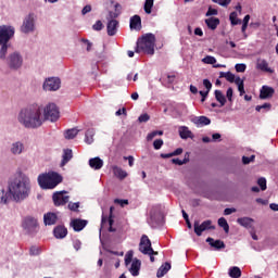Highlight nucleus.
I'll list each match as a JSON object with an SVG mask.
<instances>
[{"label": "nucleus", "mask_w": 278, "mask_h": 278, "mask_svg": "<svg viewBox=\"0 0 278 278\" xmlns=\"http://www.w3.org/2000/svg\"><path fill=\"white\" fill-rule=\"evenodd\" d=\"M53 236L56 240H64L65 236H68V229L64 225H59L53 229Z\"/></svg>", "instance_id": "nucleus-16"}, {"label": "nucleus", "mask_w": 278, "mask_h": 278, "mask_svg": "<svg viewBox=\"0 0 278 278\" xmlns=\"http://www.w3.org/2000/svg\"><path fill=\"white\" fill-rule=\"evenodd\" d=\"M205 24L208 27V29H216L220 25V20L218 17H208L205 20Z\"/></svg>", "instance_id": "nucleus-28"}, {"label": "nucleus", "mask_w": 278, "mask_h": 278, "mask_svg": "<svg viewBox=\"0 0 278 278\" xmlns=\"http://www.w3.org/2000/svg\"><path fill=\"white\" fill-rule=\"evenodd\" d=\"M273 108V104L266 102L263 105H256L255 110L256 112H262V110H265V112H270Z\"/></svg>", "instance_id": "nucleus-41"}, {"label": "nucleus", "mask_w": 278, "mask_h": 278, "mask_svg": "<svg viewBox=\"0 0 278 278\" xmlns=\"http://www.w3.org/2000/svg\"><path fill=\"white\" fill-rule=\"evenodd\" d=\"M139 251L143 253V255H150V262H155V257L153 255H157V252H155L151 247V240L147 235L141 237Z\"/></svg>", "instance_id": "nucleus-10"}, {"label": "nucleus", "mask_w": 278, "mask_h": 278, "mask_svg": "<svg viewBox=\"0 0 278 278\" xmlns=\"http://www.w3.org/2000/svg\"><path fill=\"white\" fill-rule=\"evenodd\" d=\"M64 194H68V191L62 190V191H56L52 194V201L55 207H62L66 205V203H68V201L71 200V197L64 195Z\"/></svg>", "instance_id": "nucleus-13"}, {"label": "nucleus", "mask_w": 278, "mask_h": 278, "mask_svg": "<svg viewBox=\"0 0 278 278\" xmlns=\"http://www.w3.org/2000/svg\"><path fill=\"white\" fill-rule=\"evenodd\" d=\"M228 275L231 278H240L242 277V270L240 269V267L233 266L229 268Z\"/></svg>", "instance_id": "nucleus-33"}, {"label": "nucleus", "mask_w": 278, "mask_h": 278, "mask_svg": "<svg viewBox=\"0 0 278 278\" xmlns=\"http://www.w3.org/2000/svg\"><path fill=\"white\" fill-rule=\"evenodd\" d=\"M229 21L233 26L242 24V20L238 18V13L236 11L230 13Z\"/></svg>", "instance_id": "nucleus-38"}, {"label": "nucleus", "mask_w": 278, "mask_h": 278, "mask_svg": "<svg viewBox=\"0 0 278 278\" xmlns=\"http://www.w3.org/2000/svg\"><path fill=\"white\" fill-rule=\"evenodd\" d=\"M62 86L60 77H48L42 84V88L46 92H58Z\"/></svg>", "instance_id": "nucleus-12"}, {"label": "nucleus", "mask_w": 278, "mask_h": 278, "mask_svg": "<svg viewBox=\"0 0 278 278\" xmlns=\"http://www.w3.org/2000/svg\"><path fill=\"white\" fill-rule=\"evenodd\" d=\"M118 31V21L116 20H110L106 24V33L108 36H116Z\"/></svg>", "instance_id": "nucleus-18"}, {"label": "nucleus", "mask_w": 278, "mask_h": 278, "mask_svg": "<svg viewBox=\"0 0 278 278\" xmlns=\"http://www.w3.org/2000/svg\"><path fill=\"white\" fill-rule=\"evenodd\" d=\"M5 61V64L10 71H21L23 68V54L20 51H13L11 53L5 54V59H0Z\"/></svg>", "instance_id": "nucleus-7"}, {"label": "nucleus", "mask_w": 278, "mask_h": 278, "mask_svg": "<svg viewBox=\"0 0 278 278\" xmlns=\"http://www.w3.org/2000/svg\"><path fill=\"white\" fill-rule=\"evenodd\" d=\"M226 80L229 81L230 84H233V81H236V75H233V73L231 72H227Z\"/></svg>", "instance_id": "nucleus-58"}, {"label": "nucleus", "mask_w": 278, "mask_h": 278, "mask_svg": "<svg viewBox=\"0 0 278 278\" xmlns=\"http://www.w3.org/2000/svg\"><path fill=\"white\" fill-rule=\"evenodd\" d=\"M37 16H36V13L34 12H30L28 13L24 20H23V23L21 25V33L22 34H26V35H29V34H34L36 31V21H37Z\"/></svg>", "instance_id": "nucleus-8"}, {"label": "nucleus", "mask_w": 278, "mask_h": 278, "mask_svg": "<svg viewBox=\"0 0 278 278\" xmlns=\"http://www.w3.org/2000/svg\"><path fill=\"white\" fill-rule=\"evenodd\" d=\"M155 136H164V130H154V131L148 134L147 140L151 141V140H153V138H155Z\"/></svg>", "instance_id": "nucleus-42"}, {"label": "nucleus", "mask_w": 278, "mask_h": 278, "mask_svg": "<svg viewBox=\"0 0 278 278\" xmlns=\"http://www.w3.org/2000/svg\"><path fill=\"white\" fill-rule=\"evenodd\" d=\"M178 131L182 140H188V138H193L192 131L188 128V126H180Z\"/></svg>", "instance_id": "nucleus-26"}, {"label": "nucleus", "mask_w": 278, "mask_h": 278, "mask_svg": "<svg viewBox=\"0 0 278 278\" xmlns=\"http://www.w3.org/2000/svg\"><path fill=\"white\" fill-rule=\"evenodd\" d=\"M190 162V153L185 154V159H172V164H176V166H184V164H188Z\"/></svg>", "instance_id": "nucleus-34"}, {"label": "nucleus", "mask_w": 278, "mask_h": 278, "mask_svg": "<svg viewBox=\"0 0 278 278\" xmlns=\"http://www.w3.org/2000/svg\"><path fill=\"white\" fill-rule=\"evenodd\" d=\"M89 166L93 170H101L103 168V161L99 156L92 157L89 160Z\"/></svg>", "instance_id": "nucleus-25"}, {"label": "nucleus", "mask_w": 278, "mask_h": 278, "mask_svg": "<svg viewBox=\"0 0 278 278\" xmlns=\"http://www.w3.org/2000/svg\"><path fill=\"white\" fill-rule=\"evenodd\" d=\"M25 151V144L21 141H15L11 144L10 152L12 155H21Z\"/></svg>", "instance_id": "nucleus-19"}, {"label": "nucleus", "mask_w": 278, "mask_h": 278, "mask_svg": "<svg viewBox=\"0 0 278 278\" xmlns=\"http://www.w3.org/2000/svg\"><path fill=\"white\" fill-rule=\"evenodd\" d=\"M89 12H92V7L90 4H87L83 8L81 14L86 16V14H88Z\"/></svg>", "instance_id": "nucleus-59"}, {"label": "nucleus", "mask_w": 278, "mask_h": 278, "mask_svg": "<svg viewBox=\"0 0 278 278\" xmlns=\"http://www.w3.org/2000/svg\"><path fill=\"white\" fill-rule=\"evenodd\" d=\"M194 233L197 236H203V231H207L210 229H216V227L212 226V220L207 219L204 220L201 225L199 224V220H195L193 224Z\"/></svg>", "instance_id": "nucleus-14"}, {"label": "nucleus", "mask_w": 278, "mask_h": 278, "mask_svg": "<svg viewBox=\"0 0 278 278\" xmlns=\"http://www.w3.org/2000/svg\"><path fill=\"white\" fill-rule=\"evenodd\" d=\"M213 3H217L218 5H222V8H227V5L231 3V0H213Z\"/></svg>", "instance_id": "nucleus-52"}, {"label": "nucleus", "mask_w": 278, "mask_h": 278, "mask_svg": "<svg viewBox=\"0 0 278 278\" xmlns=\"http://www.w3.org/2000/svg\"><path fill=\"white\" fill-rule=\"evenodd\" d=\"M37 181L41 190H53L64 181V177L62 174L50 170L48 173L40 174Z\"/></svg>", "instance_id": "nucleus-3"}, {"label": "nucleus", "mask_w": 278, "mask_h": 278, "mask_svg": "<svg viewBox=\"0 0 278 278\" xmlns=\"http://www.w3.org/2000/svg\"><path fill=\"white\" fill-rule=\"evenodd\" d=\"M226 98L229 103H233V88L229 87L226 91Z\"/></svg>", "instance_id": "nucleus-46"}, {"label": "nucleus", "mask_w": 278, "mask_h": 278, "mask_svg": "<svg viewBox=\"0 0 278 278\" xmlns=\"http://www.w3.org/2000/svg\"><path fill=\"white\" fill-rule=\"evenodd\" d=\"M113 173L118 179H125L127 177V172L118 166H113Z\"/></svg>", "instance_id": "nucleus-35"}, {"label": "nucleus", "mask_w": 278, "mask_h": 278, "mask_svg": "<svg viewBox=\"0 0 278 278\" xmlns=\"http://www.w3.org/2000/svg\"><path fill=\"white\" fill-rule=\"evenodd\" d=\"M206 242L210 244V247H212L213 249H215V251H220V249H225V242L220 239L215 240L214 238H206Z\"/></svg>", "instance_id": "nucleus-20"}, {"label": "nucleus", "mask_w": 278, "mask_h": 278, "mask_svg": "<svg viewBox=\"0 0 278 278\" xmlns=\"http://www.w3.org/2000/svg\"><path fill=\"white\" fill-rule=\"evenodd\" d=\"M73 247H74L75 251H79V249H81V241L79 239L74 240Z\"/></svg>", "instance_id": "nucleus-63"}, {"label": "nucleus", "mask_w": 278, "mask_h": 278, "mask_svg": "<svg viewBox=\"0 0 278 278\" xmlns=\"http://www.w3.org/2000/svg\"><path fill=\"white\" fill-rule=\"evenodd\" d=\"M136 53L155 54V35L148 33L137 40Z\"/></svg>", "instance_id": "nucleus-5"}, {"label": "nucleus", "mask_w": 278, "mask_h": 278, "mask_svg": "<svg viewBox=\"0 0 278 278\" xmlns=\"http://www.w3.org/2000/svg\"><path fill=\"white\" fill-rule=\"evenodd\" d=\"M214 94H215L216 101L219 103V108H225V104L227 103V98L225 97L223 91L216 89L214 91Z\"/></svg>", "instance_id": "nucleus-27"}, {"label": "nucleus", "mask_w": 278, "mask_h": 278, "mask_svg": "<svg viewBox=\"0 0 278 278\" xmlns=\"http://www.w3.org/2000/svg\"><path fill=\"white\" fill-rule=\"evenodd\" d=\"M14 26L2 25L0 26V60H5V55H8V49L12 47L10 40L14 38L15 34Z\"/></svg>", "instance_id": "nucleus-4"}, {"label": "nucleus", "mask_w": 278, "mask_h": 278, "mask_svg": "<svg viewBox=\"0 0 278 278\" xmlns=\"http://www.w3.org/2000/svg\"><path fill=\"white\" fill-rule=\"evenodd\" d=\"M257 185L260 186V188H261V190H266V178H264V177H261V178H258V180H257Z\"/></svg>", "instance_id": "nucleus-53"}, {"label": "nucleus", "mask_w": 278, "mask_h": 278, "mask_svg": "<svg viewBox=\"0 0 278 278\" xmlns=\"http://www.w3.org/2000/svg\"><path fill=\"white\" fill-rule=\"evenodd\" d=\"M238 225H241V227H244L245 229H253V223L255 220L251 217H239L237 219Z\"/></svg>", "instance_id": "nucleus-24"}, {"label": "nucleus", "mask_w": 278, "mask_h": 278, "mask_svg": "<svg viewBox=\"0 0 278 278\" xmlns=\"http://www.w3.org/2000/svg\"><path fill=\"white\" fill-rule=\"evenodd\" d=\"M193 123L195 125H200L201 127H204L205 125H211L212 124V119H210V117L207 116H198L194 118Z\"/></svg>", "instance_id": "nucleus-29"}, {"label": "nucleus", "mask_w": 278, "mask_h": 278, "mask_svg": "<svg viewBox=\"0 0 278 278\" xmlns=\"http://www.w3.org/2000/svg\"><path fill=\"white\" fill-rule=\"evenodd\" d=\"M199 94L202 97L201 98V103H205V99H207V94H210V91H199Z\"/></svg>", "instance_id": "nucleus-62"}, {"label": "nucleus", "mask_w": 278, "mask_h": 278, "mask_svg": "<svg viewBox=\"0 0 278 278\" xmlns=\"http://www.w3.org/2000/svg\"><path fill=\"white\" fill-rule=\"evenodd\" d=\"M29 255H40V248L35 245L30 247Z\"/></svg>", "instance_id": "nucleus-54"}, {"label": "nucleus", "mask_w": 278, "mask_h": 278, "mask_svg": "<svg viewBox=\"0 0 278 278\" xmlns=\"http://www.w3.org/2000/svg\"><path fill=\"white\" fill-rule=\"evenodd\" d=\"M275 94V88L264 85L260 90V99L266 101V99H273Z\"/></svg>", "instance_id": "nucleus-15"}, {"label": "nucleus", "mask_w": 278, "mask_h": 278, "mask_svg": "<svg viewBox=\"0 0 278 278\" xmlns=\"http://www.w3.org/2000/svg\"><path fill=\"white\" fill-rule=\"evenodd\" d=\"M153 3H154V0H146V2H144L146 14H151V12L153 10Z\"/></svg>", "instance_id": "nucleus-40"}, {"label": "nucleus", "mask_w": 278, "mask_h": 278, "mask_svg": "<svg viewBox=\"0 0 278 278\" xmlns=\"http://www.w3.org/2000/svg\"><path fill=\"white\" fill-rule=\"evenodd\" d=\"M218 15V10L213 9L212 7L208 8L205 16H217Z\"/></svg>", "instance_id": "nucleus-55"}, {"label": "nucleus", "mask_w": 278, "mask_h": 278, "mask_svg": "<svg viewBox=\"0 0 278 278\" xmlns=\"http://www.w3.org/2000/svg\"><path fill=\"white\" fill-rule=\"evenodd\" d=\"M87 225L88 220L86 219L76 218L71 222V227H73L74 231H84Z\"/></svg>", "instance_id": "nucleus-17"}, {"label": "nucleus", "mask_w": 278, "mask_h": 278, "mask_svg": "<svg viewBox=\"0 0 278 278\" xmlns=\"http://www.w3.org/2000/svg\"><path fill=\"white\" fill-rule=\"evenodd\" d=\"M73 160V150L71 149H65L63 152V159H62V164H68Z\"/></svg>", "instance_id": "nucleus-36"}, {"label": "nucleus", "mask_w": 278, "mask_h": 278, "mask_svg": "<svg viewBox=\"0 0 278 278\" xmlns=\"http://www.w3.org/2000/svg\"><path fill=\"white\" fill-rule=\"evenodd\" d=\"M235 71L237 73H244L247 71V64H244V63H237L235 65Z\"/></svg>", "instance_id": "nucleus-45"}, {"label": "nucleus", "mask_w": 278, "mask_h": 278, "mask_svg": "<svg viewBox=\"0 0 278 278\" xmlns=\"http://www.w3.org/2000/svg\"><path fill=\"white\" fill-rule=\"evenodd\" d=\"M94 128H89L85 134L86 144H92L94 142Z\"/></svg>", "instance_id": "nucleus-31"}, {"label": "nucleus", "mask_w": 278, "mask_h": 278, "mask_svg": "<svg viewBox=\"0 0 278 278\" xmlns=\"http://www.w3.org/2000/svg\"><path fill=\"white\" fill-rule=\"evenodd\" d=\"M203 86L206 89V92H210V90H212V81H210V79H203Z\"/></svg>", "instance_id": "nucleus-57"}, {"label": "nucleus", "mask_w": 278, "mask_h": 278, "mask_svg": "<svg viewBox=\"0 0 278 278\" xmlns=\"http://www.w3.org/2000/svg\"><path fill=\"white\" fill-rule=\"evenodd\" d=\"M123 115L127 116V109L126 108H122V109H119L115 112V116H123Z\"/></svg>", "instance_id": "nucleus-60"}, {"label": "nucleus", "mask_w": 278, "mask_h": 278, "mask_svg": "<svg viewBox=\"0 0 278 278\" xmlns=\"http://www.w3.org/2000/svg\"><path fill=\"white\" fill-rule=\"evenodd\" d=\"M153 147H154L155 151H160V149H162V147H164V140H162V139L154 140Z\"/></svg>", "instance_id": "nucleus-47"}, {"label": "nucleus", "mask_w": 278, "mask_h": 278, "mask_svg": "<svg viewBox=\"0 0 278 278\" xmlns=\"http://www.w3.org/2000/svg\"><path fill=\"white\" fill-rule=\"evenodd\" d=\"M17 121L25 129H40V126L45 125L42 106L33 104L22 109L17 114Z\"/></svg>", "instance_id": "nucleus-2"}, {"label": "nucleus", "mask_w": 278, "mask_h": 278, "mask_svg": "<svg viewBox=\"0 0 278 278\" xmlns=\"http://www.w3.org/2000/svg\"><path fill=\"white\" fill-rule=\"evenodd\" d=\"M217 223L224 229L225 233H228V231H229V224L227 223V219L225 217H220L217 220Z\"/></svg>", "instance_id": "nucleus-39"}, {"label": "nucleus", "mask_w": 278, "mask_h": 278, "mask_svg": "<svg viewBox=\"0 0 278 278\" xmlns=\"http://www.w3.org/2000/svg\"><path fill=\"white\" fill-rule=\"evenodd\" d=\"M67 207L71 212H77L79 210V202H70Z\"/></svg>", "instance_id": "nucleus-48"}, {"label": "nucleus", "mask_w": 278, "mask_h": 278, "mask_svg": "<svg viewBox=\"0 0 278 278\" xmlns=\"http://www.w3.org/2000/svg\"><path fill=\"white\" fill-rule=\"evenodd\" d=\"M235 212H236V208H233V207H231V208L227 207V208L224 210V216H230V214H235Z\"/></svg>", "instance_id": "nucleus-64"}, {"label": "nucleus", "mask_w": 278, "mask_h": 278, "mask_svg": "<svg viewBox=\"0 0 278 278\" xmlns=\"http://www.w3.org/2000/svg\"><path fill=\"white\" fill-rule=\"evenodd\" d=\"M147 223L152 229H156V227H162V225H164V206H162V204L152 206Z\"/></svg>", "instance_id": "nucleus-6"}, {"label": "nucleus", "mask_w": 278, "mask_h": 278, "mask_svg": "<svg viewBox=\"0 0 278 278\" xmlns=\"http://www.w3.org/2000/svg\"><path fill=\"white\" fill-rule=\"evenodd\" d=\"M168 270H170V263L166 262L165 264H163L156 271V277L161 278L164 277V275H166V273H168Z\"/></svg>", "instance_id": "nucleus-32"}, {"label": "nucleus", "mask_w": 278, "mask_h": 278, "mask_svg": "<svg viewBox=\"0 0 278 278\" xmlns=\"http://www.w3.org/2000/svg\"><path fill=\"white\" fill-rule=\"evenodd\" d=\"M256 68H258V71H263L264 73H274L273 68L268 67V62L266 60L258 61Z\"/></svg>", "instance_id": "nucleus-30"}, {"label": "nucleus", "mask_w": 278, "mask_h": 278, "mask_svg": "<svg viewBox=\"0 0 278 278\" xmlns=\"http://www.w3.org/2000/svg\"><path fill=\"white\" fill-rule=\"evenodd\" d=\"M22 227L28 236H36L39 229L38 219L33 216H26L22 222Z\"/></svg>", "instance_id": "nucleus-11"}, {"label": "nucleus", "mask_w": 278, "mask_h": 278, "mask_svg": "<svg viewBox=\"0 0 278 278\" xmlns=\"http://www.w3.org/2000/svg\"><path fill=\"white\" fill-rule=\"evenodd\" d=\"M132 260H134V251H128L125 255V265L129 266Z\"/></svg>", "instance_id": "nucleus-43"}, {"label": "nucleus", "mask_w": 278, "mask_h": 278, "mask_svg": "<svg viewBox=\"0 0 278 278\" xmlns=\"http://www.w3.org/2000/svg\"><path fill=\"white\" fill-rule=\"evenodd\" d=\"M31 194V179L25 174H21L14 180L9 182L8 191L0 198V203L8 204L10 201L14 203H23L27 201Z\"/></svg>", "instance_id": "nucleus-1"}, {"label": "nucleus", "mask_w": 278, "mask_h": 278, "mask_svg": "<svg viewBox=\"0 0 278 278\" xmlns=\"http://www.w3.org/2000/svg\"><path fill=\"white\" fill-rule=\"evenodd\" d=\"M118 18V13L114 11H109V14L106 15V21H116Z\"/></svg>", "instance_id": "nucleus-51"}, {"label": "nucleus", "mask_w": 278, "mask_h": 278, "mask_svg": "<svg viewBox=\"0 0 278 278\" xmlns=\"http://www.w3.org/2000/svg\"><path fill=\"white\" fill-rule=\"evenodd\" d=\"M43 123L50 121V123H55L60 118V109L55 103H49L43 109Z\"/></svg>", "instance_id": "nucleus-9"}, {"label": "nucleus", "mask_w": 278, "mask_h": 278, "mask_svg": "<svg viewBox=\"0 0 278 278\" xmlns=\"http://www.w3.org/2000/svg\"><path fill=\"white\" fill-rule=\"evenodd\" d=\"M140 266H142V262L135 258L129 268V273L132 275V277H138V275H140Z\"/></svg>", "instance_id": "nucleus-23"}, {"label": "nucleus", "mask_w": 278, "mask_h": 278, "mask_svg": "<svg viewBox=\"0 0 278 278\" xmlns=\"http://www.w3.org/2000/svg\"><path fill=\"white\" fill-rule=\"evenodd\" d=\"M150 118H151V116H149V114L144 113L138 117V121H139V123H148V121H150Z\"/></svg>", "instance_id": "nucleus-56"}, {"label": "nucleus", "mask_w": 278, "mask_h": 278, "mask_svg": "<svg viewBox=\"0 0 278 278\" xmlns=\"http://www.w3.org/2000/svg\"><path fill=\"white\" fill-rule=\"evenodd\" d=\"M203 64H216V58L212 55H206L202 59Z\"/></svg>", "instance_id": "nucleus-44"}, {"label": "nucleus", "mask_w": 278, "mask_h": 278, "mask_svg": "<svg viewBox=\"0 0 278 278\" xmlns=\"http://www.w3.org/2000/svg\"><path fill=\"white\" fill-rule=\"evenodd\" d=\"M77 134H79V129L71 128L65 131L64 137L66 140H73L77 136Z\"/></svg>", "instance_id": "nucleus-37"}, {"label": "nucleus", "mask_w": 278, "mask_h": 278, "mask_svg": "<svg viewBox=\"0 0 278 278\" xmlns=\"http://www.w3.org/2000/svg\"><path fill=\"white\" fill-rule=\"evenodd\" d=\"M115 203H118L121 207H125V205H129V200L115 199Z\"/></svg>", "instance_id": "nucleus-61"}, {"label": "nucleus", "mask_w": 278, "mask_h": 278, "mask_svg": "<svg viewBox=\"0 0 278 278\" xmlns=\"http://www.w3.org/2000/svg\"><path fill=\"white\" fill-rule=\"evenodd\" d=\"M92 29L94 31H101V29H103V22H101V20H98L93 25H92Z\"/></svg>", "instance_id": "nucleus-49"}, {"label": "nucleus", "mask_w": 278, "mask_h": 278, "mask_svg": "<svg viewBox=\"0 0 278 278\" xmlns=\"http://www.w3.org/2000/svg\"><path fill=\"white\" fill-rule=\"evenodd\" d=\"M130 29H135L136 31H140L142 29V18L140 15H134L130 17Z\"/></svg>", "instance_id": "nucleus-21"}, {"label": "nucleus", "mask_w": 278, "mask_h": 278, "mask_svg": "<svg viewBox=\"0 0 278 278\" xmlns=\"http://www.w3.org/2000/svg\"><path fill=\"white\" fill-rule=\"evenodd\" d=\"M251 162H255V155L252 154L251 156H242V164L247 165Z\"/></svg>", "instance_id": "nucleus-50"}, {"label": "nucleus", "mask_w": 278, "mask_h": 278, "mask_svg": "<svg viewBox=\"0 0 278 278\" xmlns=\"http://www.w3.org/2000/svg\"><path fill=\"white\" fill-rule=\"evenodd\" d=\"M43 223L46 226L55 225L58 223V214L48 212L43 215Z\"/></svg>", "instance_id": "nucleus-22"}]
</instances>
